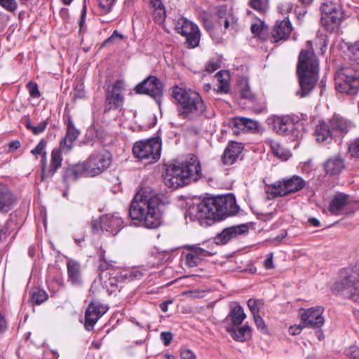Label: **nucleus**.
Segmentation results:
<instances>
[{"label":"nucleus","instance_id":"1","mask_svg":"<svg viewBox=\"0 0 359 359\" xmlns=\"http://www.w3.org/2000/svg\"><path fill=\"white\" fill-rule=\"evenodd\" d=\"M164 201L152 193L150 188H141L134 196L129 210L133 220H137L147 229H156L162 223Z\"/></svg>","mask_w":359,"mask_h":359},{"label":"nucleus","instance_id":"2","mask_svg":"<svg viewBox=\"0 0 359 359\" xmlns=\"http://www.w3.org/2000/svg\"><path fill=\"white\" fill-rule=\"evenodd\" d=\"M238 206L236 198L231 195L208 197L204 198L191 210V213L198 220H222L226 217L236 215Z\"/></svg>","mask_w":359,"mask_h":359},{"label":"nucleus","instance_id":"3","mask_svg":"<svg viewBox=\"0 0 359 359\" xmlns=\"http://www.w3.org/2000/svg\"><path fill=\"white\" fill-rule=\"evenodd\" d=\"M171 95L177 102L178 116L188 121H195L201 117H209L206 105L198 93L186 88L175 86Z\"/></svg>","mask_w":359,"mask_h":359},{"label":"nucleus","instance_id":"4","mask_svg":"<svg viewBox=\"0 0 359 359\" xmlns=\"http://www.w3.org/2000/svg\"><path fill=\"white\" fill-rule=\"evenodd\" d=\"M202 177L200 161L197 156L192 155L181 164L170 165L164 176L165 184L171 188L177 189L191 182H196Z\"/></svg>","mask_w":359,"mask_h":359},{"label":"nucleus","instance_id":"5","mask_svg":"<svg viewBox=\"0 0 359 359\" xmlns=\"http://www.w3.org/2000/svg\"><path fill=\"white\" fill-rule=\"evenodd\" d=\"M332 290L334 294H341L359 303V266L341 269L339 279L334 283Z\"/></svg>","mask_w":359,"mask_h":359},{"label":"nucleus","instance_id":"6","mask_svg":"<svg viewBox=\"0 0 359 359\" xmlns=\"http://www.w3.org/2000/svg\"><path fill=\"white\" fill-rule=\"evenodd\" d=\"M161 144L160 137L139 140L133 144V154L140 161H147L149 163H156L161 157Z\"/></svg>","mask_w":359,"mask_h":359},{"label":"nucleus","instance_id":"7","mask_svg":"<svg viewBox=\"0 0 359 359\" xmlns=\"http://www.w3.org/2000/svg\"><path fill=\"white\" fill-rule=\"evenodd\" d=\"M334 81L336 89L340 93L355 95L359 90V75L353 69L342 67L337 72Z\"/></svg>","mask_w":359,"mask_h":359},{"label":"nucleus","instance_id":"8","mask_svg":"<svg viewBox=\"0 0 359 359\" xmlns=\"http://www.w3.org/2000/svg\"><path fill=\"white\" fill-rule=\"evenodd\" d=\"M305 181L298 175L284 178L268 186L266 192L274 197H283L302 190Z\"/></svg>","mask_w":359,"mask_h":359},{"label":"nucleus","instance_id":"9","mask_svg":"<svg viewBox=\"0 0 359 359\" xmlns=\"http://www.w3.org/2000/svg\"><path fill=\"white\" fill-rule=\"evenodd\" d=\"M87 166V175L96 176L109 167L111 156L107 151L93 153L85 161Z\"/></svg>","mask_w":359,"mask_h":359},{"label":"nucleus","instance_id":"10","mask_svg":"<svg viewBox=\"0 0 359 359\" xmlns=\"http://www.w3.org/2000/svg\"><path fill=\"white\" fill-rule=\"evenodd\" d=\"M177 33L186 37L189 48L196 47L200 41L201 34L198 26L184 18H179L175 23Z\"/></svg>","mask_w":359,"mask_h":359},{"label":"nucleus","instance_id":"11","mask_svg":"<svg viewBox=\"0 0 359 359\" xmlns=\"http://www.w3.org/2000/svg\"><path fill=\"white\" fill-rule=\"evenodd\" d=\"M135 91L137 94L148 95L160 102L163 96V85L156 76H149L135 86Z\"/></svg>","mask_w":359,"mask_h":359},{"label":"nucleus","instance_id":"12","mask_svg":"<svg viewBox=\"0 0 359 359\" xmlns=\"http://www.w3.org/2000/svg\"><path fill=\"white\" fill-rule=\"evenodd\" d=\"M123 224L122 218L115 215H104L99 219L95 220L92 224V230L96 233L100 229L116 235L121 230Z\"/></svg>","mask_w":359,"mask_h":359},{"label":"nucleus","instance_id":"13","mask_svg":"<svg viewBox=\"0 0 359 359\" xmlns=\"http://www.w3.org/2000/svg\"><path fill=\"white\" fill-rule=\"evenodd\" d=\"M124 81L118 79L114 83L111 88L107 91L104 112L122 107L124 102Z\"/></svg>","mask_w":359,"mask_h":359},{"label":"nucleus","instance_id":"14","mask_svg":"<svg viewBox=\"0 0 359 359\" xmlns=\"http://www.w3.org/2000/svg\"><path fill=\"white\" fill-rule=\"evenodd\" d=\"M321 24L329 31L333 32L338 28L343 19V13L333 5L325 4L323 7Z\"/></svg>","mask_w":359,"mask_h":359},{"label":"nucleus","instance_id":"15","mask_svg":"<svg viewBox=\"0 0 359 359\" xmlns=\"http://www.w3.org/2000/svg\"><path fill=\"white\" fill-rule=\"evenodd\" d=\"M319 72V62L312 50H303L300 52L297 66V73H310Z\"/></svg>","mask_w":359,"mask_h":359},{"label":"nucleus","instance_id":"16","mask_svg":"<svg viewBox=\"0 0 359 359\" xmlns=\"http://www.w3.org/2000/svg\"><path fill=\"white\" fill-rule=\"evenodd\" d=\"M273 129L277 133L289 136L292 141H298L302 135L296 129L294 123L288 117H278L274 121Z\"/></svg>","mask_w":359,"mask_h":359},{"label":"nucleus","instance_id":"17","mask_svg":"<svg viewBox=\"0 0 359 359\" xmlns=\"http://www.w3.org/2000/svg\"><path fill=\"white\" fill-rule=\"evenodd\" d=\"M299 79V89L296 95L300 97L308 96L315 88L318 80V72L297 73Z\"/></svg>","mask_w":359,"mask_h":359},{"label":"nucleus","instance_id":"18","mask_svg":"<svg viewBox=\"0 0 359 359\" xmlns=\"http://www.w3.org/2000/svg\"><path fill=\"white\" fill-rule=\"evenodd\" d=\"M108 308L98 302H91L85 313V328L88 331L93 330L97 321L107 312Z\"/></svg>","mask_w":359,"mask_h":359},{"label":"nucleus","instance_id":"19","mask_svg":"<svg viewBox=\"0 0 359 359\" xmlns=\"http://www.w3.org/2000/svg\"><path fill=\"white\" fill-rule=\"evenodd\" d=\"M323 311L324 308L320 306L304 310L301 316L304 325L311 328L321 327L324 324Z\"/></svg>","mask_w":359,"mask_h":359},{"label":"nucleus","instance_id":"20","mask_svg":"<svg viewBox=\"0 0 359 359\" xmlns=\"http://www.w3.org/2000/svg\"><path fill=\"white\" fill-rule=\"evenodd\" d=\"M248 231V227L245 224L230 226L217 234L214 238V241L217 245H224L231 240L236 238Z\"/></svg>","mask_w":359,"mask_h":359},{"label":"nucleus","instance_id":"21","mask_svg":"<svg viewBox=\"0 0 359 359\" xmlns=\"http://www.w3.org/2000/svg\"><path fill=\"white\" fill-rule=\"evenodd\" d=\"M62 161L61 152L56 149L51 152V160L48 168H46V158L41 159V180L53 177L57 170L61 167Z\"/></svg>","mask_w":359,"mask_h":359},{"label":"nucleus","instance_id":"22","mask_svg":"<svg viewBox=\"0 0 359 359\" xmlns=\"http://www.w3.org/2000/svg\"><path fill=\"white\" fill-rule=\"evenodd\" d=\"M329 123L334 138L340 137L346 134L352 126L351 121L339 114H334L329 120Z\"/></svg>","mask_w":359,"mask_h":359},{"label":"nucleus","instance_id":"23","mask_svg":"<svg viewBox=\"0 0 359 359\" xmlns=\"http://www.w3.org/2000/svg\"><path fill=\"white\" fill-rule=\"evenodd\" d=\"M231 126L233 133L238 135L241 133L255 132L258 129V123L245 117H236L231 120Z\"/></svg>","mask_w":359,"mask_h":359},{"label":"nucleus","instance_id":"24","mask_svg":"<svg viewBox=\"0 0 359 359\" xmlns=\"http://www.w3.org/2000/svg\"><path fill=\"white\" fill-rule=\"evenodd\" d=\"M292 25L288 19L277 21L271 32L272 41L276 43L287 40L292 32Z\"/></svg>","mask_w":359,"mask_h":359},{"label":"nucleus","instance_id":"25","mask_svg":"<svg viewBox=\"0 0 359 359\" xmlns=\"http://www.w3.org/2000/svg\"><path fill=\"white\" fill-rule=\"evenodd\" d=\"M16 198L5 184H0V213H7L13 207Z\"/></svg>","mask_w":359,"mask_h":359},{"label":"nucleus","instance_id":"26","mask_svg":"<svg viewBox=\"0 0 359 359\" xmlns=\"http://www.w3.org/2000/svg\"><path fill=\"white\" fill-rule=\"evenodd\" d=\"M352 201L347 194L339 193L336 194L332 198L329 210L333 215H340L342 213L344 208L346 206H351Z\"/></svg>","mask_w":359,"mask_h":359},{"label":"nucleus","instance_id":"27","mask_svg":"<svg viewBox=\"0 0 359 359\" xmlns=\"http://www.w3.org/2000/svg\"><path fill=\"white\" fill-rule=\"evenodd\" d=\"M243 147L241 144L237 142H231L225 149L222 157L224 165L233 164L243 151Z\"/></svg>","mask_w":359,"mask_h":359},{"label":"nucleus","instance_id":"28","mask_svg":"<svg viewBox=\"0 0 359 359\" xmlns=\"http://www.w3.org/2000/svg\"><path fill=\"white\" fill-rule=\"evenodd\" d=\"M225 330L237 341L244 342L251 337L252 330L248 325H244L241 327L226 325Z\"/></svg>","mask_w":359,"mask_h":359},{"label":"nucleus","instance_id":"29","mask_svg":"<svg viewBox=\"0 0 359 359\" xmlns=\"http://www.w3.org/2000/svg\"><path fill=\"white\" fill-rule=\"evenodd\" d=\"M314 135L316 141L320 143L329 142L330 140L334 138L329 122L320 121L316 126Z\"/></svg>","mask_w":359,"mask_h":359},{"label":"nucleus","instance_id":"30","mask_svg":"<svg viewBox=\"0 0 359 359\" xmlns=\"http://www.w3.org/2000/svg\"><path fill=\"white\" fill-rule=\"evenodd\" d=\"M324 168L327 174L339 175L345 168L344 160L339 155L334 156L325 162Z\"/></svg>","mask_w":359,"mask_h":359},{"label":"nucleus","instance_id":"31","mask_svg":"<svg viewBox=\"0 0 359 359\" xmlns=\"http://www.w3.org/2000/svg\"><path fill=\"white\" fill-rule=\"evenodd\" d=\"M87 168L86 162L69 166L65 170L63 179L65 182L76 181L83 175H87Z\"/></svg>","mask_w":359,"mask_h":359},{"label":"nucleus","instance_id":"32","mask_svg":"<svg viewBox=\"0 0 359 359\" xmlns=\"http://www.w3.org/2000/svg\"><path fill=\"white\" fill-rule=\"evenodd\" d=\"M79 133V131L74 127L73 122L69 119L67 133L60 142V147L69 151L72 147V143L78 138Z\"/></svg>","mask_w":359,"mask_h":359},{"label":"nucleus","instance_id":"33","mask_svg":"<svg viewBox=\"0 0 359 359\" xmlns=\"http://www.w3.org/2000/svg\"><path fill=\"white\" fill-rule=\"evenodd\" d=\"M68 281L72 285H80L81 283V266L79 262L74 260H69L67 264Z\"/></svg>","mask_w":359,"mask_h":359},{"label":"nucleus","instance_id":"34","mask_svg":"<svg viewBox=\"0 0 359 359\" xmlns=\"http://www.w3.org/2000/svg\"><path fill=\"white\" fill-rule=\"evenodd\" d=\"M246 318L243 309L241 306H236L232 308L224 320L225 323L230 322L229 325L238 327Z\"/></svg>","mask_w":359,"mask_h":359},{"label":"nucleus","instance_id":"35","mask_svg":"<svg viewBox=\"0 0 359 359\" xmlns=\"http://www.w3.org/2000/svg\"><path fill=\"white\" fill-rule=\"evenodd\" d=\"M218 17V23L224 25V28L226 29L229 27L230 25L236 23L235 17L233 14L228 11L226 6H219L217 11Z\"/></svg>","mask_w":359,"mask_h":359},{"label":"nucleus","instance_id":"36","mask_svg":"<svg viewBox=\"0 0 359 359\" xmlns=\"http://www.w3.org/2000/svg\"><path fill=\"white\" fill-rule=\"evenodd\" d=\"M150 5L153 8V16L156 22L162 23L166 16L165 6L162 0H150Z\"/></svg>","mask_w":359,"mask_h":359},{"label":"nucleus","instance_id":"37","mask_svg":"<svg viewBox=\"0 0 359 359\" xmlns=\"http://www.w3.org/2000/svg\"><path fill=\"white\" fill-rule=\"evenodd\" d=\"M270 147L272 154L282 161H286L290 156V152L278 142L271 140Z\"/></svg>","mask_w":359,"mask_h":359},{"label":"nucleus","instance_id":"38","mask_svg":"<svg viewBox=\"0 0 359 359\" xmlns=\"http://www.w3.org/2000/svg\"><path fill=\"white\" fill-rule=\"evenodd\" d=\"M48 298V295L46 292L39 287H34L30 291V301L33 304L40 305Z\"/></svg>","mask_w":359,"mask_h":359},{"label":"nucleus","instance_id":"39","mask_svg":"<svg viewBox=\"0 0 359 359\" xmlns=\"http://www.w3.org/2000/svg\"><path fill=\"white\" fill-rule=\"evenodd\" d=\"M17 228L16 222L10 217L0 229V242H4L8 236L14 231Z\"/></svg>","mask_w":359,"mask_h":359},{"label":"nucleus","instance_id":"40","mask_svg":"<svg viewBox=\"0 0 359 359\" xmlns=\"http://www.w3.org/2000/svg\"><path fill=\"white\" fill-rule=\"evenodd\" d=\"M346 55L350 61L359 65V41L348 44Z\"/></svg>","mask_w":359,"mask_h":359},{"label":"nucleus","instance_id":"41","mask_svg":"<svg viewBox=\"0 0 359 359\" xmlns=\"http://www.w3.org/2000/svg\"><path fill=\"white\" fill-rule=\"evenodd\" d=\"M224 74L228 76L226 72H223L222 71L218 72L216 74V78L219 82L217 88V92L226 93L229 90V83L228 79L223 78Z\"/></svg>","mask_w":359,"mask_h":359},{"label":"nucleus","instance_id":"42","mask_svg":"<svg viewBox=\"0 0 359 359\" xmlns=\"http://www.w3.org/2000/svg\"><path fill=\"white\" fill-rule=\"evenodd\" d=\"M48 123V119H46L41 122L38 126H34L31 123V121L27 120L25 123V126L27 129L30 130L34 135H36L43 133L46 130Z\"/></svg>","mask_w":359,"mask_h":359},{"label":"nucleus","instance_id":"43","mask_svg":"<svg viewBox=\"0 0 359 359\" xmlns=\"http://www.w3.org/2000/svg\"><path fill=\"white\" fill-rule=\"evenodd\" d=\"M120 273L122 279L128 280L129 281L134 279H140L143 276L142 273L138 269L123 271Z\"/></svg>","mask_w":359,"mask_h":359},{"label":"nucleus","instance_id":"44","mask_svg":"<svg viewBox=\"0 0 359 359\" xmlns=\"http://www.w3.org/2000/svg\"><path fill=\"white\" fill-rule=\"evenodd\" d=\"M241 95L243 98L249 100V102L252 103L259 104L258 98L256 95L250 90L248 84L241 90Z\"/></svg>","mask_w":359,"mask_h":359},{"label":"nucleus","instance_id":"45","mask_svg":"<svg viewBox=\"0 0 359 359\" xmlns=\"http://www.w3.org/2000/svg\"><path fill=\"white\" fill-rule=\"evenodd\" d=\"M47 142L44 139H41L38 144L31 151V153L37 156L38 155H42L41 159L46 158V152L45 151Z\"/></svg>","mask_w":359,"mask_h":359},{"label":"nucleus","instance_id":"46","mask_svg":"<svg viewBox=\"0 0 359 359\" xmlns=\"http://www.w3.org/2000/svg\"><path fill=\"white\" fill-rule=\"evenodd\" d=\"M112 271H109L108 273L109 275V279H108V284L111 286H115L116 287H120L118 285L121 283L122 280L124 279H122L121 278V272L119 271L116 270H111Z\"/></svg>","mask_w":359,"mask_h":359},{"label":"nucleus","instance_id":"47","mask_svg":"<svg viewBox=\"0 0 359 359\" xmlns=\"http://www.w3.org/2000/svg\"><path fill=\"white\" fill-rule=\"evenodd\" d=\"M250 6L259 13H265L268 8V0H250Z\"/></svg>","mask_w":359,"mask_h":359},{"label":"nucleus","instance_id":"48","mask_svg":"<svg viewBox=\"0 0 359 359\" xmlns=\"http://www.w3.org/2000/svg\"><path fill=\"white\" fill-rule=\"evenodd\" d=\"M264 303L261 299H250L248 301V306L252 313L253 316L259 314V309Z\"/></svg>","mask_w":359,"mask_h":359},{"label":"nucleus","instance_id":"49","mask_svg":"<svg viewBox=\"0 0 359 359\" xmlns=\"http://www.w3.org/2000/svg\"><path fill=\"white\" fill-rule=\"evenodd\" d=\"M188 248L191 250V252L193 255H194L197 258H198L201 261H202L204 257L210 255V253L207 250L199 247L192 245L188 247Z\"/></svg>","mask_w":359,"mask_h":359},{"label":"nucleus","instance_id":"50","mask_svg":"<svg viewBox=\"0 0 359 359\" xmlns=\"http://www.w3.org/2000/svg\"><path fill=\"white\" fill-rule=\"evenodd\" d=\"M348 151L352 157L359 158V137L351 142Z\"/></svg>","mask_w":359,"mask_h":359},{"label":"nucleus","instance_id":"51","mask_svg":"<svg viewBox=\"0 0 359 359\" xmlns=\"http://www.w3.org/2000/svg\"><path fill=\"white\" fill-rule=\"evenodd\" d=\"M112 263H113L112 261H110L109 262H107V260L105 259L104 256H102V258L100 259V264L98 266V269L101 271V273L100 275L101 279L102 278L103 273L105 271L110 270L111 272L112 271H111L112 269H110V267L113 266Z\"/></svg>","mask_w":359,"mask_h":359},{"label":"nucleus","instance_id":"52","mask_svg":"<svg viewBox=\"0 0 359 359\" xmlns=\"http://www.w3.org/2000/svg\"><path fill=\"white\" fill-rule=\"evenodd\" d=\"M201 261L197 258L191 252L186 255V264L189 267H195L198 266Z\"/></svg>","mask_w":359,"mask_h":359},{"label":"nucleus","instance_id":"53","mask_svg":"<svg viewBox=\"0 0 359 359\" xmlns=\"http://www.w3.org/2000/svg\"><path fill=\"white\" fill-rule=\"evenodd\" d=\"M253 318L257 329L259 330L263 333H266L268 330L267 327L263 318L259 316V314L254 316Z\"/></svg>","mask_w":359,"mask_h":359},{"label":"nucleus","instance_id":"54","mask_svg":"<svg viewBox=\"0 0 359 359\" xmlns=\"http://www.w3.org/2000/svg\"><path fill=\"white\" fill-rule=\"evenodd\" d=\"M123 38V36L121 34L118 33L117 30H114L112 34L103 41L101 47L103 48L107 46L108 44L114 43L116 39H122Z\"/></svg>","mask_w":359,"mask_h":359},{"label":"nucleus","instance_id":"55","mask_svg":"<svg viewBox=\"0 0 359 359\" xmlns=\"http://www.w3.org/2000/svg\"><path fill=\"white\" fill-rule=\"evenodd\" d=\"M0 4L9 11H15L18 4L15 0H0Z\"/></svg>","mask_w":359,"mask_h":359},{"label":"nucleus","instance_id":"56","mask_svg":"<svg viewBox=\"0 0 359 359\" xmlns=\"http://www.w3.org/2000/svg\"><path fill=\"white\" fill-rule=\"evenodd\" d=\"M99 6L105 13L109 12L111 9L115 0H98Z\"/></svg>","mask_w":359,"mask_h":359},{"label":"nucleus","instance_id":"57","mask_svg":"<svg viewBox=\"0 0 359 359\" xmlns=\"http://www.w3.org/2000/svg\"><path fill=\"white\" fill-rule=\"evenodd\" d=\"M27 88L29 90V93L31 97H40V92L38 88V86L36 83L29 82L27 84Z\"/></svg>","mask_w":359,"mask_h":359},{"label":"nucleus","instance_id":"58","mask_svg":"<svg viewBox=\"0 0 359 359\" xmlns=\"http://www.w3.org/2000/svg\"><path fill=\"white\" fill-rule=\"evenodd\" d=\"M346 355L353 359H359V348L353 346L349 347L346 351Z\"/></svg>","mask_w":359,"mask_h":359},{"label":"nucleus","instance_id":"59","mask_svg":"<svg viewBox=\"0 0 359 359\" xmlns=\"http://www.w3.org/2000/svg\"><path fill=\"white\" fill-rule=\"evenodd\" d=\"M161 339L163 341L164 345L168 346L172 341V334L170 332H163L161 333Z\"/></svg>","mask_w":359,"mask_h":359},{"label":"nucleus","instance_id":"60","mask_svg":"<svg viewBox=\"0 0 359 359\" xmlns=\"http://www.w3.org/2000/svg\"><path fill=\"white\" fill-rule=\"evenodd\" d=\"M219 68V64L217 62H209L206 65L207 72L212 73Z\"/></svg>","mask_w":359,"mask_h":359},{"label":"nucleus","instance_id":"61","mask_svg":"<svg viewBox=\"0 0 359 359\" xmlns=\"http://www.w3.org/2000/svg\"><path fill=\"white\" fill-rule=\"evenodd\" d=\"M264 266L266 269H273V253H269L268 255V257L264 262Z\"/></svg>","mask_w":359,"mask_h":359},{"label":"nucleus","instance_id":"62","mask_svg":"<svg viewBox=\"0 0 359 359\" xmlns=\"http://www.w3.org/2000/svg\"><path fill=\"white\" fill-rule=\"evenodd\" d=\"M86 15V8L84 6L81 11V18H80V20L79 22L80 32H81L83 29L84 25H85Z\"/></svg>","mask_w":359,"mask_h":359},{"label":"nucleus","instance_id":"63","mask_svg":"<svg viewBox=\"0 0 359 359\" xmlns=\"http://www.w3.org/2000/svg\"><path fill=\"white\" fill-rule=\"evenodd\" d=\"M180 355L182 359H196L195 355L188 349L182 351Z\"/></svg>","mask_w":359,"mask_h":359},{"label":"nucleus","instance_id":"64","mask_svg":"<svg viewBox=\"0 0 359 359\" xmlns=\"http://www.w3.org/2000/svg\"><path fill=\"white\" fill-rule=\"evenodd\" d=\"M250 29L252 34L255 35H259L262 30V27L260 25L254 23L251 25Z\"/></svg>","mask_w":359,"mask_h":359}]
</instances>
